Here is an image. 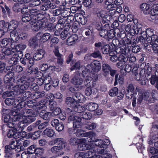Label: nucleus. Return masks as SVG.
Masks as SVG:
<instances>
[{
	"instance_id": "nucleus-63",
	"label": "nucleus",
	"mask_w": 158,
	"mask_h": 158,
	"mask_svg": "<svg viewBox=\"0 0 158 158\" xmlns=\"http://www.w3.org/2000/svg\"><path fill=\"white\" fill-rule=\"evenodd\" d=\"M102 67V69L105 73H108L111 69L110 65L106 63H103Z\"/></svg>"
},
{
	"instance_id": "nucleus-24",
	"label": "nucleus",
	"mask_w": 158,
	"mask_h": 158,
	"mask_svg": "<svg viewBox=\"0 0 158 158\" xmlns=\"http://www.w3.org/2000/svg\"><path fill=\"white\" fill-rule=\"evenodd\" d=\"M88 68H91V69L95 72H98L101 69V65L98 61H94L87 66Z\"/></svg>"
},
{
	"instance_id": "nucleus-28",
	"label": "nucleus",
	"mask_w": 158,
	"mask_h": 158,
	"mask_svg": "<svg viewBox=\"0 0 158 158\" xmlns=\"http://www.w3.org/2000/svg\"><path fill=\"white\" fill-rule=\"evenodd\" d=\"M11 47L13 49L14 48V47H13V45L11 44ZM26 48V45L21 44L17 45L15 46V49L16 50V52L19 53V54L20 55H22V57L23 56V52L22 50H23L25 49Z\"/></svg>"
},
{
	"instance_id": "nucleus-49",
	"label": "nucleus",
	"mask_w": 158,
	"mask_h": 158,
	"mask_svg": "<svg viewBox=\"0 0 158 158\" xmlns=\"http://www.w3.org/2000/svg\"><path fill=\"white\" fill-rule=\"evenodd\" d=\"M8 23L5 22L4 21L2 20L0 21V29L4 31L5 33L6 31L8 30Z\"/></svg>"
},
{
	"instance_id": "nucleus-46",
	"label": "nucleus",
	"mask_w": 158,
	"mask_h": 158,
	"mask_svg": "<svg viewBox=\"0 0 158 158\" xmlns=\"http://www.w3.org/2000/svg\"><path fill=\"white\" fill-rule=\"evenodd\" d=\"M33 19L32 16L28 12L23 15L22 16V19L23 22H27L29 21L31 22Z\"/></svg>"
},
{
	"instance_id": "nucleus-48",
	"label": "nucleus",
	"mask_w": 158,
	"mask_h": 158,
	"mask_svg": "<svg viewBox=\"0 0 158 158\" xmlns=\"http://www.w3.org/2000/svg\"><path fill=\"white\" fill-rule=\"evenodd\" d=\"M44 84H49L51 81V77L50 74H47L44 73L42 77Z\"/></svg>"
},
{
	"instance_id": "nucleus-50",
	"label": "nucleus",
	"mask_w": 158,
	"mask_h": 158,
	"mask_svg": "<svg viewBox=\"0 0 158 158\" xmlns=\"http://www.w3.org/2000/svg\"><path fill=\"white\" fill-rule=\"evenodd\" d=\"M23 96L19 98V103L25 101L27 98H29L31 96V93L30 92L26 91L23 93Z\"/></svg>"
},
{
	"instance_id": "nucleus-41",
	"label": "nucleus",
	"mask_w": 158,
	"mask_h": 158,
	"mask_svg": "<svg viewBox=\"0 0 158 158\" xmlns=\"http://www.w3.org/2000/svg\"><path fill=\"white\" fill-rule=\"evenodd\" d=\"M28 12L32 16V17L33 19H34V18H36V19H38L39 15H42L40 13L39 10L36 9H31L29 12Z\"/></svg>"
},
{
	"instance_id": "nucleus-15",
	"label": "nucleus",
	"mask_w": 158,
	"mask_h": 158,
	"mask_svg": "<svg viewBox=\"0 0 158 158\" xmlns=\"http://www.w3.org/2000/svg\"><path fill=\"white\" fill-rule=\"evenodd\" d=\"M80 63L79 62H77L72 67L71 69V70L75 69H78L79 70L78 72L80 73L81 72H82V75L83 77H85V76L86 74H87V73H88L89 69H88L85 67V66H82L80 67Z\"/></svg>"
},
{
	"instance_id": "nucleus-55",
	"label": "nucleus",
	"mask_w": 158,
	"mask_h": 158,
	"mask_svg": "<svg viewBox=\"0 0 158 158\" xmlns=\"http://www.w3.org/2000/svg\"><path fill=\"white\" fill-rule=\"evenodd\" d=\"M63 141V140L62 138H57L53 140L50 141L49 142L48 144L49 145L51 146L53 145L56 143L58 145H60Z\"/></svg>"
},
{
	"instance_id": "nucleus-25",
	"label": "nucleus",
	"mask_w": 158,
	"mask_h": 158,
	"mask_svg": "<svg viewBox=\"0 0 158 158\" xmlns=\"http://www.w3.org/2000/svg\"><path fill=\"white\" fill-rule=\"evenodd\" d=\"M66 145V142L63 140L61 143L60 145H58L57 146H54L52 147L51 151L54 154H56L60 150L64 148Z\"/></svg>"
},
{
	"instance_id": "nucleus-12",
	"label": "nucleus",
	"mask_w": 158,
	"mask_h": 158,
	"mask_svg": "<svg viewBox=\"0 0 158 158\" xmlns=\"http://www.w3.org/2000/svg\"><path fill=\"white\" fill-rule=\"evenodd\" d=\"M147 41L152 45L153 50L155 52H158V37L156 35H153L152 37H147Z\"/></svg>"
},
{
	"instance_id": "nucleus-20",
	"label": "nucleus",
	"mask_w": 158,
	"mask_h": 158,
	"mask_svg": "<svg viewBox=\"0 0 158 158\" xmlns=\"http://www.w3.org/2000/svg\"><path fill=\"white\" fill-rule=\"evenodd\" d=\"M65 102L66 104L71 108H74V111L76 107L78 108L79 106H80L75 99L71 97L66 98Z\"/></svg>"
},
{
	"instance_id": "nucleus-42",
	"label": "nucleus",
	"mask_w": 158,
	"mask_h": 158,
	"mask_svg": "<svg viewBox=\"0 0 158 158\" xmlns=\"http://www.w3.org/2000/svg\"><path fill=\"white\" fill-rule=\"evenodd\" d=\"M51 115V113L46 112L45 110H42L40 113V116L43 119L48 120Z\"/></svg>"
},
{
	"instance_id": "nucleus-2",
	"label": "nucleus",
	"mask_w": 158,
	"mask_h": 158,
	"mask_svg": "<svg viewBox=\"0 0 158 158\" xmlns=\"http://www.w3.org/2000/svg\"><path fill=\"white\" fill-rule=\"evenodd\" d=\"M12 79L11 77H10L9 74L6 75L4 77L5 83L10 86L8 88L11 89L12 88L13 91L15 92L17 94H20L23 93L24 90L28 89L30 84L29 80L27 81L25 80L24 77H22L19 79H18L17 77L13 79V82L17 85L13 86V85L10 84V83Z\"/></svg>"
},
{
	"instance_id": "nucleus-13",
	"label": "nucleus",
	"mask_w": 158,
	"mask_h": 158,
	"mask_svg": "<svg viewBox=\"0 0 158 158\" xmlns=\"http://www.w3.org/2000/svg\"><path fill=\"white\" fill-rule=\"evenodd\" d=\"M21 62L23 64H27L28 67H31L34 64V61L32 57H31L30 54L28 53H26L25 57L22 59L20 57Z\"/></svg>"
},
{
	"instance_id": "nucleus-31",
	"label": "nucleus",
	"mask_w": 158,
	"mask_h": 158,
	"mask_svg": "<svg viewBox=\"0 0 158 158\" xmlns=\"http://www.w3.org/2000/svg\"><path fill=\"white\" fill-rule=\"evenodd\" d=\"M78 37L76 34L73 35L68 39L67 41V44L69 45H72L78 41Z\"/></svg>"
},
{
	"instance_id": "nucleus-27",
	"label": "nucleus",
	"mask_w": 158,
	"mask_h": 158,
	"mask_svg": "<svg viewBox=\"0 0 158 158\" xmlns=\"http://www.w3.org/2000/svg\"><path fill=\"white\" fill-rule=\"evenodd\" d=\"M151 18L152 19L156 20L158 18V4L153 6V8L150 11Z\"/></svg>"
},
{
	"instance_id": "nucleus-9",
	"label": "nucleus",
	"mask_w": 158,
	"mask_h": 158,
	"mask_svg": "<svg viewBox=\"0 0 158 158\" xmlns=\"http://www.w3.org/2000/svg\"><path fill=\"white\" fill-rule=\"evenodd\" d=\"M112 44L111 45L115 47L120 48V53H121V50L122 49L125 50L127 46H130L129 44L127 43V40H124L123 39H121L119 41L118 39H114L112 40Z\"/></svg>"
},
{
	"instance_id": "nucleus-30",
	"label": "nucleus",
	"mask_w": 158,
	"mask_h": 158,
	"mask_svg": "<svg viewBox=\"0 0 158 158\" xmlns=\"http://www.w3.org/2000/svg\"><path fill=\"white\" fill-rule=\"evenodd\" d=\"M37 36H40V41L41 42L44 43L47 42L51 37V34L48 32H46L44 34L38 33Z\"/></svg>"
},
{
	"instance_id": "nucleus-18",
	"label": "nucleus",
	"mask_w": 158,
	"mask_h": 158,
	"mask_svg": "<svg viewBox=\"0 0 158 158\" xmlns=\"http://www.w3.org/2000/svg\"><path fill=\"white\" fill-rule=\"evenodd\" d=\"M12 128V129L9 130L7 134V136L8 137H13L15 139H17L18 138H20L21 137V133L18 131V129L15 127H11Z\"/></svg>"
},
{
	"instance_id": "nucleus-11",
	"label": "nucleus",
	"mask_w": 158,
	"mask_h": 158,
	"mask_svg": "<svg viewBox=\"0 0 158 158\" xmlns=\"http://www.w3.org/2000/svg\"><path fill=\"white\" fill-rule=\"evenodd\" d=\"M75 109V111L80 113L79 115L82 118L86 119H90L92 117L91 114L89 112L85 111V108L80 106Z\"/></svg>"
},
{
	"instance_id": "nucleus-14",
	"label": "nucleus",
	"mask_w": 158,
	"mask_h": 158,
	"mask_svg": "<svg viewBox=\"0 0 158 158\" xmlns=\"http://www.w3.org/2000/svg\"><path fill=\"white\" fill-rule=\"evenodd\" d=\"M69 119L72 121L73 122V127L74 128H80L82 126V124L81 122V119L79 116L76 115H70L69 117Z\"/></svg>"
},
{
	"instance_id": "nucleus-29",
	"label": "nucleus",
	"mask_w": 158,
	"mask_h": 158,
	"mask_svg": "<svg viewBox=\"0 0 158 158\" xmlns=\"http://www.w3.org/2000/svg\"><path fill=\"white\" fill-rule=\"evenodd\" d=\"M43 27L47 29V30L50 31H54L56 26L52 23H48L46 19H44Z\"/></svg>"
},
{
	"instance_id": "nucleus-39",
	"label": "nucleus",
	"mask_w": 158,
	"mask_h": 158,
	"mask_svg": "<svg viewBox=\"0 0 158 158\" xmlns=\"http://www.w3.org/2000/svg\"><path fill=\"white\" fill-rule=\"evenodd\" d=\"M12 31L11 32L10 34V37L11 40V43L12 42H15L18 41L19 38V35L15 30H12Z\"/></svg>"
},
{
	"instance_id": "nucleus-4",
	"label": "nucleus",
	"mask_w": 158,
	"mask_h": 158,
	"mask_svg": "<svg viewBox=\"0 0 158 158\" xmlns=\"http://www.w3.org/2000/svg\"><path fill=\"white\" fill-rule=\"evenodd\" d=\"M21 116L20 115L17 114L16 112H15L10 115H6L4 117V121L5 123H7L6 125L8 127H14L15 126V122L19 120Z\"/></svg>"
},
{
	"instance_id": "nucleus-61",
	"label": "nucleus",
	"mask_w": 158,
	"mask_h": 158,
	"mask_svg": "<svg viewBox=\"0 0 158 158\" xmlns=\"http://www.w3.org/2000/svg\"><path fill=\"white\" fill-rule=\"evenodd\" d=\"M51 113V115L52 116H55L59 115L61 112L60 109L58 107H56L53 110Z\"/></svg>"
},
{
	"instance_id": "nucleus-10",
	"label": "nucleus",
	"mask_w": 158,
	"mask_h": 158,
	"mask_svg": "<svg viewBox=\"0 0 158 158\" xmlns=\"http://www.w3.org/2000/svg\"><path fill=\"white\" fill-rule=\"evenodd\" d=\"M138 97L137 103L138 104H140L143 101H148L150 102H152V98L149 93L148 92L139 93Z\"/></svg>"
},
{
	"instance_id": "nucleus-8",
	"label": "nucleus",
	"mask_w": 158,
	"mask_h": 158,
	"mask_svg": "<svg viewBox=\"0 0 158 158\" xmlns=\"http://www.w3.org/2000/svg\"><path fill=\"white\" fill-rule=\"evenodd\" d=\"M131 46H127L125 50L122 49L121 50V53H122L125 58L127 59L128 60H129L130 62L134 63L136 61V58L131 53Z\"/></svg>"
},
{
	"instance_id": "nucleus-6",
	"label": "nucleus",
	"mask_w": 158,
	"mask_h": 158,
	"mask_svg": "<svg viewBox=\"0 0 158 158\" xmlns=\"http://www.w3.org/2000/svg\"><path fill=\"white\" fill-rule=\"evenodd\" d=\"M104 149L98 150V149H95L94 150L93 148L90 150V151H88L86 153L84 152H78L76 153L74 156L75 158H90L92 155H95L96 153L102 154L104 152Z\"/></svg>"
},
{
	"instance_id": "nucleus-59",
	"label": "nucleus",
	"mask_w": 158,
	"mask_h": 158,
	"mask_svg": "<svg viewBox=\"0 0 158 158\" xmlns=\"http://www.w3.org/2000/svg\"><path fill=\"white\" fill-rule=\"evenodd\" d=\"M118 92V88L116 87H115L113 88L110 90L109 94L111 96H114L117 95Z\"/></svg>"
},
{
	"instance_id": "nucleus-38",
	"label": "nucleus",
	"mask_w": 158,
	"mask_h": 158,
	"mask_svg": "<svg viewBox=\"0 0 158 158\" xmlns=\"http://www.w3.org/2000/svg\"><path fill=\"white\" fill-rule=\"evenodd\" d=\"M71 82L75 85H80L83 83V80L79 76L77 75L71 80Z\"/></svg>"
},
{
	"instance_id": "nucleus-44",
	"label": "nucleus",
	"mask_w": 158,
	"mask_h": 158,
	"mask_svg": "<svg viewBox=\"0 0 158 158\" xmlns=\"http://www.w3.org/2000/svg\"><path fill=\"white\" fill-rule=\"evenodd\" d=\"M95 11L97 16L99 18H104L106 17V11L104 10L95 9Z\"/></svg>"
},
{
	"instance_id": "nucleus-57",
	"label": "nucleus",
	"mask_w": 158,
	"mask_h": 158,
	"mask_svg": "<svg viewBox=\"0 0 158 158\" xmlns=\"http://www.w3.org/2000/svg\"><path fill=\"white\" fill-rule=\"evenodd\" d=\"M11 42V40L10 39H4L0 42V46L2 47H4Z\"/></svg>"
},
{
	"instance_id": "nucleus-54",
	"label": "nucleus",
	"mask_w": 158,
	"mask_h": 158,
	"mask_svg": "<svg viewBox=\"0 0 158 158\" xmlns=\"http://www.w3.org/2000/svg\"><path fill=\"white\" fill-rule=\"evenodd\" d=\"M110 56H111L110 60L113 62H116L118 60H119V55L115 54L113 52H110L109 54Z\"/></svg>"
},
{
	"instance_id": "nucleus-16",
	"label": "nucleus",
	"mask_w": 158,
	"mask_h": 158,
	"mask_svg": "<svg viewBox=\"0 0 158 158\" xmlns=\"http://www.w3.org/2000/svg\"><path fill=\"white\" fill-rule=\"evenodd\" d=\"M14 52L10 48H3L1 51L0 58L2 59L9 58Z\"/></svg>"
},
{
	"instance_id": "nucleus-7",
	"label": "nucleus",
	"mask_w": 158,
	"mask_h": 158,
	"mask_svg": "<svg viewBox=\"0 0 158 158\" xmlns=\"http://www.w3.org/2000/svg\"><path fill=\"white\" fill-rule=\"evenodd\" d=\"M84 83L87 89L85 91V94L87 96H90L92 93H94L97 91L96 89L94 88L93 86L92 83L91 82L92 78L90 77L87 76Z\"/></svg>"
},
{
	"instance_id": "nucleus-60",
	"label": "nucleus",
	"mask_w": 158,
	"mask_h": 158,
	"mask_svg": "<svg viewBox=\"0 0 158 158\" xmlns=\"http://www.w3.org/2000/svg\"><path fill=\"white\" fill-rule=\"evenodd\" d=\"M22 4L20 3L15 4L13 7V10L15 12L20 11L22 9Z\"/></svg>"
},
{
	"instance_id": "nucleus-37",
	"label": "nucleus",
	"mask_w": 158,
	"mask_h": 158,
	"mask_svg": "<svg viewBox=\"0 0 158 158\" xmlns=\"http://www.w3.org/2000/svg\"><path fill=\"white\" fill-rule=\"evenodd\" d=\"M86 108L89 110L93 111L98 109V105L96 103L91 102L87 104Z\"/></svg>"
},
{
	"instance_id": "nucleus-19",
	"label": "nucleus",
	"mask_w": 158,
	"mask_h": 158,
	"mask_svg": "<svg viewBox=\"0 0 158 158\" xmlns=\"http://www.w3.org/2000/svg\"><path fill=\"white\" fill-rule=\"evenodd\" d=\"M127 60L128 59L125 58L122 53H121L119 55V62L116 64L117 67L119 69H123L126 65Z\"/></svg>"
},
{
	"instance_id": "nucleus-52",
	"label": "nucleus",
	"mask_w": 158,
	"mask_h": 158,
	"mask_svg": "<svg viewBox=\"0 0 158 158\" xmlns=\"http://www.w3.org/2000/svg\"><path fill=\"white\" fill-rule=\"evenodd\" d=\"M126 90L135 92L136 94V93L139 91V89L137 87L135 86L132 84H130L128 86Z\"/></svg>"
},
{
	"instance_id": "nucleus-26",
	"label": "nucleus",
	"mask_w": 158,
	"mask_h": 158,
	"mask_svg": "<svg viewBox=\"0 0 158 158\" xmlns=\"http://www.w3.org/2000/svg\"><path fill=\"white\" fill-rule=\"evenodd\" d=\"M19 98H18L16 99L14 98H8L5 100V103L7 105H13L15 106L19 103Z\"/></svg>"
},
{
	"instance_id": "nucleus-40",
	"label": "nucleus",
	"mask_w": 158,
	"mask_h": 158,
	"mask_svg": "<svg viewBox=\"0 0 158 158\" xmlns=\"http://www.w3.org/2000/svg\"><path fill=\"white\" fill-rule=\"evenodd\" d=\"M15 123V127L16 128V129H18V131L19 132L23 131L24 128L27 126V124L25 123L22 120L21 121L18 123V124L17 123L16 124Z\"/></svg>"
},
{
	"instance_id": "nucleus-32",
	"label": "nucleus",
	"mask_w": 158,
	"mask_h": 158,
	"mask_svg": "<svg viewBox=\"0 0 158 158\" xmlns=\"http://www.w3.org/2000/svg\"><path fill=\"white\" fill-rule=\"evenodd\" d=\"M135 26H134L131 29V31L127 35V44H129L130 45L131 44L132 41L131 40L133 37V36L135 35Z\"/></svg>"
},
{
	"instance_id": "nucleus-36",
	"label": "nucleus",
	"mask_w": 158,
	"mask_h": 158,
	"mask_svg": "<svg viewBox=\"0 0 158 158\" xmlns=\"http://www.w3.org/2000/svg\"><path fill=\"white\" fill-rule=\"evenodd\" d=\"M45 52L43 50L41 49L36 52L34 56V60H39L42 58L45 54Z\"/></svg>"
},
{
	"instance_id": "nucleus-51",
	"label": "nucleus",
	"mask_w": 158,
	"mask_h": 158,
	"mask_svg": "<svg viewBox=\"0 0 158 158\" xmlns=\"http://www.w3.org/2000/svg\"><path fill=\"white\" fill-rule=\"evenodd\" d=\"M46 102L44 100H42L39 102L35 105L36 106V109L37 110L41 109L43 108L45 109Z\"/></svg>"
},
{
	"instance_id": "nucleus-43",
	"label": "nucleus",
	"mask_w": 158,
	"mask_h": 158,
	"mask_svg": "<svg viewBox=\"0 0 158 158\" xmlns=\"http://www.w3.org/2000/svg\"><path fill=\"white\" fill-rule=\"evenodd\" d=\"M44 133L49 137H52L55 135L54 131L50 128H47L44 131Z\"/></svg>"
},
{
	"instance_id": "nucleus-62",
	"label": "nucleus",
	"mask_w": 158,
	"mask_h": 158,
	"mask_svg": "<svg viewBox=\"0 0 158 158\" xmlns=\"http://www.w3.org/2000/svg\"><path fill=\"white\" fill-rule=\"evenodd\" d=\"M115 31L113 30H111L108 31V33L106 34V39H112L115 36V35L114 34Z\"/></svg>"
},
{
	"instance_id": "nucleus-58",
	"label": "nucleus",
	"mask_w": 158,
	"mask_h": 158,
	"mask_svg": "<svg viewBox=\"0 0 158 158\" xmlns=\"http://www.w3.org/2000/svg\"><path fill=\"white\" fill-rule=\"evenodd\" d=\"M109 144L110 143L107 145L106 148H105V152H104L102 154H100L103 155V157L101 156H95V157L96 158H111L112 157V156L110 154H107V150H106V149L107 148L108 145H109Z\"/></svg>"
},
{
	"instance_id": "nucleus-45",
	"label": "nucleus",
	"mask_w": 158,
	"mask_h": 158,
	"mask_svg": "<svg viewBox=\"0 0 158 158\" xmlns=\"http://www.w3.org/2000/svg\"><path fill=\"white\" fill-rule=\"evenodd\" d=\"M18 25V22L15 20L11 21L10 23H8V29L10 30H14L17 27Z\"/></svg>"
},
{
	"instance_id": "nucleus-33",
	"label": "nucleus",
	"mask_w": 158,
	"mask_h": 158,
	"mask_svg": "<svg viewBox=\"0 0 158 158\" xmlns=\"http://www.w3.org/2000/svg\"><path fill=\"white\" fill-rule=\"evenodd\" d=\"M140 9L144 14L147 15L150 13V5L146 3H143L140 6Z\"/></svg>"
},
{
	"instance_id": "nucleus-35",
	"label": "nucleus",
	"mask_w": 158,
	"mask_h": 158,
	"mask_svg": "<svg viewBox=\"0 0 158 158\" xmlns=\"http://www.w3.org/2000/svg\"><path fill=\"white\" fill-rule=\"evenodd\" d=\"M16 140L11 141L10 143V146L12 150H15L16 152H19L21 150V147L17 145V142H15Z\"/></svg>"
},
{
	"instance_id": "nucleus-23",
	"label": "nucleus",
	"mask_w": 158,
	"mask_h": 158,
	"mask_svg": "<svg viewBox=\"0 0 158 158\" xmlns=\"http://www.w3.org/2000/svg\"><path fill=\"white\" fill-rule=\"evenodd\" d=\"M118 16L116 10H114L109 11L108 14L106 15L105 18L107 21L113 22L114 19H117Z\"/></svg>"
},
{
	"instance_id": "nucleus-64",
	"label": "nucleus",
	"mask_w": 158,
	"mask_h": 158,
	"mask_svg": "<svg viewBox=\"0 0 158 158\" xmlns=\"http://www.w3.org/2000/svg\"><path fill=\"white\" fill-rule=\"evenodd\" d=\"M97 126V124L95 123H90L86 126L85 128L88 130H91L96 128Z\"/></svg>"
},
{
	"instance_id": "nucleus-47",
	"label": "nucleus",
	"mask_w": 158,
	"mask_h": 158,
	"mask_svg": "<svg viewBox=\"0 0 158 158\" xmlns=\"http://www.w3.org/2000/svg\"><path fill=\"white\" fill-rule=\"evenodd\" d=\"M109 27L108 25L106 24L104 25L102 29L99 30V34L101 36L105 38H106L107 33H108V31L106 29V27Z\"/></svg>"
},
{
	"instance_id": "nucleus-3",
	"label": "nucleus",
	"mask_w": 158,
	"mask_h": 158,
	"mask_svg": "<svg viewBox=\"0 0 158 158\" xmlns=\"http://www.w3.org/2000/svg\"><path fill=\"white\" fill-rule=\"evenodd\" d=\"M17 114H19L21 119L26 124L33 122L35 120L36 115L34 112H32L31 109H25L21 111L20 113Z\"/></svg>"
},
{
	"instance_id": "nucleus-34",
	"label": "nucleus",
	"mask_w": 158,
	"mask_h": 158,
	"mask_svg": "<svg viewBox=\"0 0 158 158\" xmlns=\"http://www.w3.org/2000/svg\"><path fill=\"white\" fill-rule=\"evenodd\" d=\"M132 73L133 75L134 76V78L137 81L139 80L144 75V74H141V72L139 73L137 67L133 68L132 70Z\"/></svg>"
},
{
	"instance_id": "nucleus-21",
	"label": "nucleus",
	"mask_w": 158,
	"mask_h": 158,
	"mask_svg": "<svg viewBox=\"0 0 158 158\" xmlns=\"http://www.w3.org/2000/svg\"><path fill=\"white\" fill-rule=\"evenodd\" d=\"M141 66L144 67V68L141 70V74H144L145 73L148 76H149L153 70V68L149 66V63H147V64L143 63L141 64Z\"/></svg>"
},
{
	"instance_id": "nucleus-22",
	"label": "nucleus",
	"mask_w": 158,
	"mask_h": 158,
	"mask_svg": "<svg viewBox=\"0 0 158 158\" xmlns=\"http://www.w3.org/2000/svg\"><path fill=\"white\" fill-rule=\"evenodd\" d=\"M76 135L77 136L79 137H86L88 136L91 137L92 136H94L95 135V134L92 131L85 132L83 130L81 129H78L77 131Z\"/></svg>"
},
{
	"instance_id": "nucleus-56",
	"label": "nucleus",
	"mask_w": 158,
	"mask_h": 158,
	"mask_svg": "<svg viewBox=\"0 0 158 158\" xmlns=\"http://www.w3.org/2000/svg\"><path fill=\"white\" fill-rule=\"evenodd\" d=\"M118 74H116L115 76V81L114 85H116L118 82L122 84L124 78L123 76L122 75H120L118 79Z\"/></svg>"
},
{
	"instance_id": "nucleus-17",
	"label": "nucleus",
	"mask_w": 158,
	"mask_h": 158,
	"mask_svg": "<svg viewBox=\"0 0 158 158\" xmlns=\"http://www.w3.org/2000/svg\"><path fill=\"white\" fill-rule=\"evenodd\" d=\"M22 57V55H20L19 53L15 52L10 57L8 58V63L12 65H15L17 64L19 59Z\"/></svg>"
},
{
	"instance_id": "nucleus-1",
	"label": "nucleus",
	"mask_w": 158,
	"mask_h": 158,
	"mask_svg": "<svg viewBox=\"0 0 158 158\" xmlns=\"http://www.w3.org/2000/svg\"><path fill=\"white\" fill-rule=\"evenodd\" d=\"M87 139H80V143L78 147V149L80 151L89 150L88 151H90V150L92 148H93L94 150L97 149L100 150L101 149H104L105 152V148L107 145L109 144V140L107 139H105L103 140L96 139L88 143H87Z\"/></svg>"
},
{
	"instance_id": "nucleus-53",
	"label": "nucleus",
	"mask_w": 158,
	"mask_h": 158,
	"mask_svg": "<svg viewBox=\"0 0 158 158\" xmlns=\"http://www.w3.org/2000/svg\"><path fill=\"white\" fill-rule=\"evenodd\" d=\"M61 24L59 23H58L56 26L54 31V34L56 36L59 35L60 34V33L62 29V27H61Z\"/></svg>"
},
{
	"instance_id": "nucleus-5",
	"label": "nucleus",
	"mask_w": 158,
	"mask_h": 158,
	"mask_svg": "<svg viewBox=\"0 0 158 158\" xmlns=\"http://www.w3.org/2000/svg\"><path fill=\"white\" fill-rule=\"evenodd\" d=\"M32 19L30 22V24L26 26L27 28L29 29H31L34 31L37 32L38 31L40 28L43 27L44 19Z\"/></svg>"
}]
</instances>
